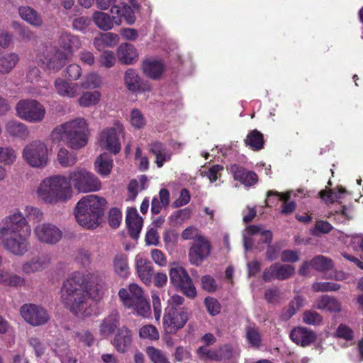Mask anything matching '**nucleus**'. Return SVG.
I'll use <instances>...</instances> for the list:
<instances>
[{
    "label": "nucleus",
    "instance_id": "nucleus-1",
    "mask_svg": "<svg viewBox=\"0 0 363 363\" xmlns=\"http://www.w3.org/2000/svg\"><path fill=\"white\" fill-rule=\"evenodd\" d=\"M106 284L94 273L76 271L67 277L60 291L62 303L75 315L84 318L96 313L94 300L100 301Z\"/></svg>",
    "mask_w": 363,
    "mask_h": 363
},
{
    "label": "nucleus",
    "instance_id": "nucleus-2",
    "mask_svg": "<svg viewBox=\"0 0 363 363\" xmlns=\"http://www.w3.org/2000/svg\"><path fill=\"white\" fill-rule=\"evenodd\" d=\"M41 210L32 206L24 208V214L17 210L0 221V245L16 256H23L29 250L30 227L28 220L40 221Z\"/></svg>",
    "mask_w": 363,
    "mask_h": 363
},
{
    "label": "nucleus",
    "instance_id": "nucleus-3",
    "mask_svg": "<svg viewBox=\"0 0 363 363\" xmlns=\"http://www.w3.org/2000/svg\"><path fill=\"white\" fill-rule=\"evenodd\" d=\"M90 137L89 125L86 119L77 117L56 126L50 133L48 139L53 145L64 143L73 150L84 148Z\"/></svg>",
    "mask_w": 363,
    "mask_h": 363
},
{
    "label": "nucleus",
    "instance_id": "nucleus-4",
    "mask_svg": "<svg viewBox=\"0 0 363 363\" xmlns=\"http://www.w3.org/2000/svg\"><path fill=\"white\" fill-rule=\"evenodd\" d=\"M35 194L41 202L48 205H56L69 200L73 196V190L66 176L56 174L42 179Z\"/></svg>",
    "mask_w": 363,
    "mask_h": 363
},
{
    "label": "nucleus",
    "instance_id": "nucleus-5",
    "mask_svg": "<svg viewBox=\"0 0 363 363\" xmlns=\"http://www.w3.org/2000/svg\"><path fill=\"white\" fill-rule=\"evenodd\" d=\"M105 206L106 200L96 195L83 196L74 208L75 218L79 225L87 229L96 228Z\"/></svg>",
    "mask_w": 363,
    "mask_h": 363
},
{
    "label": "nucleus",
    "instance_id": "nucleus-6",
    "mask_svg": "<svg viewBox=\"0 0 363 363\" xmlns=\"http://www.w3.org/2000/svg\"><path fill=\"white\" fill-rule=\"evenodd\" d=\"M66 177L72 189L78 193L95 192L101 189V182L99 178L82 167H77L68 172Z\"/></svg>",
    "mask_w": 363,
    "mask_h": 363
},
{
    "label": "nucleus",
    "instance_id": "nucleus-7",
    "mask_svg": "<svg viewBox=\"0 0 363 363\" xmlns=\"http://www.w3.org/2000/svg\"><path fill=\"white\" fill-rule=\"evenodd\" d=\"M49 156L48 147L41 140H35L29 143L22 150L23 160L33 168H45L49 163Z\"/></svg>",
    "mask_w": 363,
    "mask_h": 363
},
{
    "label": "nucleus",
    "instance_id": "nucleus-8",
    "mask_svg": "<svg viewBox=\"0 0 363 363\" xmlns=\"http://www.w3.org/2000/svg\"><path fill=\"white\" fill-rule=\"evenodd\" d=\"M124 133V126L120 122H116L113 126L103 129L99 134V147L114 155L118 154L121 149L120 137H123Z\"/></svg>",
    "mask_w": 363,
    "mask_h": 363
},
{
    "label": "nucleus",
    "instance_id": "nucleus-9",
    "mask_svg": "<svg viewBox=\"0 0 363 363\" xmlns=\"http://www.w3.org/2000/svg\"><path fill=\"white\" fill-rule=\"evenodd\" d=\"M130 291L133 295V299L127 297V292L125 290L118 291V296L123 303L128 308L133 309L137 315L149 318L151 314V308L150 303L143 296V291L139 286H132Z\"/></svg>",
    "mask_w": 363,
    "mask_h": 363
},
{
    "label": "nucleus",
    "instance_id": "nucleus-10",
    "mask_svg": "<svg viewBox=\"0 0 363 363\" xmlns=\"http://www.w3.org/2000/svg\"><path fill=\"white\" fill-rule=\"evenodd\" d=\"M40 66L50 72L55 73L61 69L69 59L67 54L55 47H45L38 54Z\"/></svg>",
    "mask_w": 363,
    "mask_h": 363
},
{
    "label": "nucleus",
    "instance_id": "nucleus-11",
    "mask_svg": "<svg viewBox=\"0 0 363 363\" xmlns=\"http://www.w3.org/2000/svg\"><path fill=\"white\" fill-rule=\"evenodd\" d=\"M16 115L30 123L41 122L46 113L43 104L36 100H21L16 106Z\"/></svg>",
    "mask_w": 363,
    "mask_h": 363
},
{
    "label": "nucleus",
    "instance_id": "nucleus-12",
    "mask_svg": "<svg viewBox=\"0 0 363 363\" xmlns=\"http://www.w3.org/2000/svg\"><path fill=\"white\" fill-rule=\"evenodd\" d=\"M189 319L186 309L165 308L163 316V327L167 333L174 334L184 328Z\"/></svg>",
    "mask_w": 363,
    "mask_h": 363
},
{
    "label": "nucleus",
    "instance_id": "nucleus-13",
    "mask_svg": "<svg viewBox=\"0 0 363 363\" xmlns=\"http://www.w3.org/2000/svg\"><path fill=\"white\" fill-rule=\"evenodd\" d=\"M20 313L23 320L33 326L45 325L50 320L48 311L43 307L35 304L23 305Z\"/></svg>",
    "mask_w": 363,
    "mask_h": 363
},
{
    "label": "nucleus",
    "instance_id": "nucleus-14",
    "mask_svg": "<svg viewBox=\"0 0 363 363\" xmlns=\"http://www.w3.org/2000/svg\"><path fill=\"white\" fill-rule=\"evenodd\" d=\"M169 277L171 281L174 285L180 287L181 290L186 296L189 298L196 296V288L192 283L191 279L183 267L179 266L171 267Z\"/></svg>",
    "mask_w": 363,
    "mask_h": 363
},
{
    "label": "nucleus",
    "instance_id": "nucleus-15",
    "mask_svg": "<svg viewBox=\"0 0 363 363\" xmlns=\"http://www.w3.org/2000/svg\"><path fill=\"white\" fill-rule=\"evenodd\" d=\"M196 354L203 360L222 361L238 355V350L235 347L229 345L216 350H210L207 346H201L198 348Z\"/></svg>",
    "mask_w": 363,
    "mask_h": 363
},
{
    "label": "nucleus",
    "instance_id": "nucleus-16",
    "mask_svg": "<svg viewBox=\"0 0 363 363\" xmlns=\"http://www.w3.org/2000/svg\"><path fill=\"white\" fill-rule=\"evenodd\" d=\"M33 233L36 239L42 243L55 245L62 237V232L55 225L50 223H43L35 226Z\"/></svg>",
    "mask_w": 363,
    "mask_h": 363
},
{
    "label": "nucleus",
    "instance_id": "nucleus-17",
    "mask_svg": "<svg viewBox=\"0 0 363 363\" xmlns=\"http://www.w3.org/2000/svg\"><path fill=\"white\" fill-rule=\"evenodd\" d=\"M124 84L127 89L133 93L142 94L152 91L151 83L142 79L138 72L132 68L125 72Z\"/></svg>",
    "mask_w": 363,
    "mask_h": 363
},
{
    "label": "nucleus",
    "instance_id": "nucleus-18",
    "mask_svg": "<svg viewBox=\"0 0 363 363\" xmlns=\"http://www.w3.org/2000/svg\"><path fill=\"white\" fill-rule=\"evenodd\" d=\"M211 250L209 241L203 236H199L189 249L190 262L194 265L201 264L210 255Z\"/></svg>",
    "mask_w": 363,
    "mask_h": 363
},
{
    "label": "nucleus",
    "instance_id": "nucleus-19",
    "mask_svg": "<svg viewBox=\"0 0 363 363\" xmlns=\"http://www.w3.org/2000/svg\"><path fill=\"white\" fill-rule=\"evenodd\" d=\"M242 237L244 247L247 251L252 247L254 240H262L264 243L270 242L272 234L268 230H263L262 226L249 225L243 232Z\"/></svg>",
    "mask_w": 363,
    "mask_h": 363
},
{
    "label": "nucleus",
    "instance_id": "nucleus-20",
    "mask_svg": "<svg viewBox=\"0 0 363 363\" xmlns=\"http://www.w3.org/2000/svg\"><path fill=\"white\" fill-rule=\"evenodd\" d=\"M333 267V263L331 259L323 255H318L309 262H303L299 268L298 273L301 276H308L311 269L317 272H324Z\"/></svg>",
    "mask_w": 363,
    "mask_h": 363
},
{
    "label": "nucleus",
    "instance_id": "nucleus-21",
    "mask_svg": "<svg viewBox=\"0 0 363 363\" xmlns=\"http://www.w3.org/2000/svg\"><path fill=\"white\" fill-rule=\"evenodd\" d=\"M294 273V266L275 263L264 271L263 279L265 281H270L275 279L284 280L290 278Z\"/></svg>",
    "mask_w": 363,
    "mask_h": 363
},
{
    "label": "nucleus",
    "instance_id": "nucleus-22",
    "mask_svg": "<svg viewBox=\"0 0 363 363\" xmlns=\"http://www.w3.org/2000/svg\"><path fill=\"white\" fill-rule=\"evenodd\" d=\"M111 18L114 24L121 26L124 20L128 25H133L135 22L134 11L125 3L113 4L111 8Z\"/></svg>",
    "mask_w": 363,
    "mask_h": 363
},
{
    "label": "nucleus",
    "instance_id": "nucleus-23",
    "mask_svg": "<svg viewBox=\"0 0 363 363\" xmlns=\"http://www.w3.org/2000/svg\"><path fill=\"white\" fill-rule=\"evenodd\" d=\"M141 69L147 77L157 80L162 77L165 70V65L161 60L147 58L143 61Z\"/></svg>",
    "mask_w": 363,
    "mask_h": 363
},
{
    "label": "nucleus",
    "instance_id": "nucleus-24",
    "mask_svg": "<svg viewBox=\"0 0 363 363\" xmlns=\"http://www.w3.org/2000/svg\"><path fill=\"white\" fill-rule=\"evenodd\" d=\"M50 263V259L48 255L39 254L25 262L21 265V272L24 274H30L44 270Z\"/></svg>",
    "mask_w": 363,
    "mask_h": 363
},
{
    "label": "nucleus",
    "instance_id": "nucleus-25",
    "mask_svg": "<svg viewBox=\"0 0 363 363\" xmlns=\"http://www.w3.org/2000/svg\"><path fill=\"white\" fill-rule=\"evenodd\" d=\"M54 86L59 96L68 99H72L78 96L81 91L79 84L68 82L60 77H57L55 80Z\"/></svg>",
    "mask_w": 363,
    "mask_h": 363
},
{
    "label": "nucleus",
    "instance_id": "nucleus-26",
    "mask_svg": "<svg viewBox=\"0 0 363 363\" xmlns=\"http://www.w3.org/2000/svg\"><path fill=\"white\" fill-rule=\"evenodd\" d=\"M135 269L138 277L145 284H150L153 273L152 264L144 256L143 253H139L135 258Z\"/></svg>",
    "mask_w": 363,
    "mask_h": 363
},
{
    "label": "nucleus",
    "instance_id": "nucleus-27",
    "mask_svg": "<svg viewBox=\"0 0 363 363\" xmlns=\"http://www.w3.org/2000/svg\"><path fill=\"white\" fill-rule=\"evenodd\" d=\"M149 150L155 157V162L158 168L162 167L165 162L172 159V152L161 142L154 141L150 143Z\"/></svg>",
    "mask_w": 363,
    "mask_h": 363
},
{
    "label": "nucleus",
    "instance_id": "nucleus-28",
    "mask_svg": "<svg viewBox=\"0 0 363 363\" xmlns=\"http://www.w3.org/2000/svg\"><path fill=\"white\" fill-rule=\"evenodd\" d=\"M58 45L59 49L69 57L81 48L82 43L78 37L70 33H62L59 36Z\"/></svg>",
    "mask_w": 363,
    "mask_h": 363
},
{
    "label": "nucleus",
    "instance_id": "nucleus-29",
    "mask_svg": "<svg viewBox=\"0 0 363 363\" xmlns=\"http://www.w3.org/2000/svg\"><path fill=\"white\" fill-rule=\"evenodd\" d=\"M116 54L119 62L125 65L135 64L139 57L136 48L128 43H121L117 48Z\"/></svg>",
    "mask_w": 363,
    "mask_h": 363
},
{
    "label": "nucleus",
    "instance_id": "nucleus-30",
    "mask_svg": "<svg viewBox=\"0 0 363 363\" xmlns=\"http://www.w3.org/2000/svg\"><path fill=\"white\" fill-rule=\"evenodd\" d=\"M131 331L125 326L120 328L111 340L112 345L120 352H125L132 344Z\"/></svg>",
    "mask_w": 363,
    "mask_h": 363
},
{
    "label": "nucleus",
    "instance_id": "nucleus-31",
    "mask_svg": "<svg viewBox=\"0 0 363 363\" xmlns=\"http://www.w3.org/2000/svg\"><path fill=\"white\" fill-rule=\"evenodd\" d=\"M125 221L130 236L133 239H138L143 227V220L139 216L136 208H130L127 210Z\"/></svg>",
    "mask_w": 363,
    "mask_h": 363
},
{
    "label": "nucleus",
    "instance_id": "nucleus-32",
    "mask_svg": "<svg viewBox=\"0 0 363 363\" xmlns=\"http://www.w3.org/2000/svg\"><path fill=\"white\" fill-rule=\"evenodd\" d=\"M290 337L294 342L303 347L311 345L316 339L315 333L304 327H298L292 330Z\"/></svg>",
    "mask_w": 363,
    "mask_h": 363
},
{
    "label": "nucleus",
    "instance_id": "nucleus-33",
    "mask_svg": "<svg viewBox=\"0 0 363 363\" xmlns=\"http://www.w3.org/2000/svg\"><path fill=\"white\" fill-rule=\"evenodd\" d=\"M230 172L235 180L239 181L246 186H251L257 182V175L242 167L233 164L230 167Z\"/></svg>",
    "mask_w": 363,
    "mask_h": 363
},
{
    "label": "nucleus",
    "instance_id": "nucleus-34",
    "mask_svg": "<svg viewBox=\"0 0 363 363\" xmlns=\"http://www.w3.org/2000/svg\"><path fill=\"white\" fill-rule=\"evenodd\" d=\"M303 194V190L298 189L296 191H289L286 193H279L278 191H269L267 192V196H270L272 195H275L280 197V199L284 201L282 208L281 210V213L282 214H289L292 213L296 208V203L294 201H289V199L292 196H298V194Z\"/></svg>",
    "mask_w": 363,
    "mask_h": 363
},
{
    "label": "nucleus",
    "instance_id": "nucleus-35",
    "mask_svg": "<svg viewBox=\"0 0 363 363\" xmlns=\"http://www.w3.org/2000/svg\"><path fill=\"white\" fill-rule=\"evenodd\" d=\"M120 40V37L114 33H100L94 39V46L99 51L104 50L106 48H113Z\"/></svg>",
    "mask_w": 363,
    "mask_h": 363
},
{
    "label": "nucleus",
    "instance_id": "nucleus-36",
    "mask_svg": "<svg viewBox=\"0 0 363 363\" xmlns=\"http://www.w3.org/2000/svg\"><path fill=\"white\" fill-rule=\"evenodd\" d=\"M118 325L119 314L117 311H113L100 324V335L103 338H106L113 333Z\"/></svg>",
    "mask_w": 363,
    "mask_h": 363
},
{
    "label": "nucleus",
    "instance_id": "nucleus-37",
    "mask_svg": "<svg viewBox=\"0 0 363 363\" xmlns=\"http://www.w3.org/2000/svg\"><path fill=\"white\" fill-rule=\"evenodd\" d=\"M20 17L28 24L35 28H40L43 24L40 15L32 7L22 6L18 8Z\"/></svg>",
    "mask_w": 363,
    "mask_h": 363
},
{
    "label": "nucleus",
    "instance_id": "nucleus-38",
    "mask_svg": "<svg viewBox=\"0 0 363 363\" xmlns=\"http://www.w3.org/2000/svg\"><path fill=\"white\" fill-rule=\"evenodd\" d=\"M315 307L330 313H338L342 308L341 303L337 298L328 295L319 297L315 302Z\"/></svg>",
    "mask_w": 363,
    "mask_h": 363
},
{
    "label": "nucleus",
    "instance_id": "nucleus-39",
    "mask_svg": "<svg viewBox=\"0 0 363 363\" xmlns=\"http://www.w3.org/2000/svg\"><path fill=\"white\" fill-rule=\"evenodd\" d=\"M5 133L9 136L26 139L29 135L28 126L16 121H9L5 125Z\"/></svg>",
    "mask_w": 363,
    "mask_h": 363
},
{
    "label": "nucleus",
    "instance_id": "nucleus-40",
    "mask_svg": "<svg viewBox=\"0 0 363 363\" xmlns=\"http://www.w3.org/2000/svg\"><path fill=\"white\" fill-rule=\"evenodd\" d=\"M113 165L112 157L106 152L101 154L96 157L94 162L96 172L103 177L110 174Z\"/></svg>",
    "mask_w": 363,
    "mask_h": 363
},
{
    "label": "nucleus",
    "instance_id": "nucleus-41",
    "mask_svg": "<svg viewBox=\"0 0 363 363\" xmlns=\"http://www.w3.org/2000/svg\"><path fill=\"white\" fill-rule=\"evenodd\" d=\"M0 284L13 287L24 286L26 284V280L20 275L0 269Z\"/></svg>",
    "mask_w": 363,
    "mask_h": 363
},
{
    "label": "nucleus",
    "instance_id": "nucleus-42",
    "mask_svg": "<svg viewBox=\"0 0 363 363\" xmlns=\"http://www.w3.org/2000/svg\"><path fill=\"white\" fill-rule=\"evenodd\" d=\"M114 272L120 277L126 278L130 274L128 257L124 254L116 255L113 260Z\"/></svg>",
    "mask_w": 363,
    "mask_h": 363
},
{
    "label": "nucleus",
    "instance_id": "nucleus-43",
    "mask_svg": "<svg viewBox=\"0 0 363 363\" xmlns=\"http://www.w3.org/2000/svg\"><path fill=\"white\" fill-rule=\"evenodd\" d=\"M92 20L94 24L101 30L107 31L111 30L114 23L111 16L105 12L96 11L92 14Z\"/></svg>",
    "mask_w": 363,
    "mask_h": 363
},
{
    "label": "nucleus",
    "instance_id": "nucleus-44",
    "mask_svg": "<svg viewBox=\"0 0 363 363\" xmlns=\"http://www.w3.org/2000/svg\"><path fill=\"white\" fill-rule=\"evenodd\" d=\"M57 160L62 167H71L77 163V156L74 152L61 147L57 153Z\"/></svg>",
    "mask_w": 363,
    "mask_h": 363
},
{
    "label": "nucleus",
    "instance_id": "nucleus-45",
    "mask_svg": "<svg viewBox=\"0 0 363 363\" xmlns=\"http://www.w3.org/2000/svg\"><path fill=\"white\" fill-rule=\"evenodd\" d=\"M19 61V56L15 52H10L0 56V74L10 73Z\"/></svg>",
    "mask_w": 363,
    "mask_h": 363
},
{
    "label": "nucleus",
    "instance_id": "nucleus-46",
    "mask_svg": "<svg viewBox=\"0 0 363 363\" xmlns=\"http://www.w3.org/2000/svg\"><path fill=\"white\" fill-rule=\"evenodd\" d=\"M101 98V94L99 91H88L79 97L78 104L83 108L94 106L100 101Z\"/></svg>",
    "mask_w": 363,
    "mask_h": 363
},
{
    "label": "nucleus",
    "instance_id": "nucleus-47",
    "mask_svg": "<svg viewBox=\"0 0 363 363\" xmlns=\"http://www.w3.org/2000/svg\"><path fill=\"white\" fill-rule=\"evenodd\" d=\"M347 195V191L342 189H333L329 191H322L320 192V198L327 203H332L334 202L340 203Z\"/></svg>",
    "mask_w": 363,
    "mask_h": 363
},
{
    "label": "nucleus",
    "instance_id": "nucleus-48",
    "mask_svg": "<svg viewBox=\"0 0 363 363\" xmlns=\"http://www.w3.org/2000/svg\"><path fill=\"white\" fill-rule=\"evenodd\" d=\"M245 143L253 150H259L264 147L263 135L257 130H253L247 135Z\"/></svg>",
    "mask_w": 363,
    "mask_h": 363
},
{
    "label": "nucleus",
    "instance_id": "nucleus-49",
    "mask_svg": "<svg viewBox=\"0 0 363 363\" xmlns=\"http://www.w3.org/2000/svg\"><path fill=\"white\" fill-rule=\"evenodd\" d=\"M245 337L247 343L252 347L259 348L262 345V335L257 328L248 326L245 330Z\"/></svg>",
    "mask_w": 363,
    "mask_h": 363
},
{
    "label": "nucleus",
    "instance_id": "nucleus-50",
    "mask_svg": "<svg viewBox=\"0 0 363 363\" xmlns=\"http://www.w3.org/2000/svg\"><path fill=\"white\" fill-rule=\"evenodd\" d=\"M102 84V80L99 74L95 72H91L84 77V80L80 84L84 89H97Z\"/></svg>",
    "mask_w": 363,
    "mask_h": 363
},
{
    "label": "nucleus",
    "instance_id": "nucleus-51",
    "mask_svg": "<svg viewBox=\"0 0 363 363\" xmlns=\"http://www.w3.org/2000/svg\"><path fill=\"white\" fill-rule=\"evenodd\" d=\"M305 304V299L301 296H296L289 303L288 310L283 314L284 319H289L294 315Z\"/></svg>",
    "mask_w": 363,
    "mask_h": 363
},
{
    "label": "nucleus",
    "instance_id": "nucleus-52",
    "mask_svg": "<svg viewBox=\"0 0 363 363\" xmlns=\"http://www.w3.org/2000/svg\"><path fill=\"white\" fill-rule=\"evenodd\" d=\"M146 353L153 363H169L163 352L155 347H147Z\"/></svg>",
    "mask_w": 363,
    "mask_h": 363
},
{
    "label": "nucleus",
    "instance_id": "nucleus-53",
    "mask_svg": "<svg viewBox=\"0 0 363 363\" xmlns=\"http://www.w3.org/2000/svg\"><path fill=\"white\" fill-rule=\"evenodd\" d=\"M129 121L135 129H142L146 125V119L142 112L137 108L133 109L130 114Z\"/></svg>",
    "mask_w": 363,
    "mask_h": 363
},
{
    "label": "nucleus",
    "instance_id": "nucleus-54",
    "mask_svg": "<svg viewBox=\"0 0 363 363\" xmlns=\"http://www.w3.org/2000/svg\"><path fill=\"white\" fill-rule=\"evenodd\" d=\"M323 321V317L317 311L306 310L303 313V322L307 325H318Z\"/></svg>",
    "mask_w": 363,
    "mask_h": 363
},
{
    "label": "nucleus",
    "instance_id": "nucleus-55",
    "mask_svg": "<svg viewBox=\"0 0 363 363\" xmlns=\"http://www.w3.org/2000/svg\"><path fill=\"white\" fill-rule=\"evenodd\" d=\"M16 160V152L11 147H0V162L6 165L12 164Z\"/></svg>",
    "mask_w": 363,
    "mask_h": 363
},
{
    "label": "nucleus",
    "instance_id": "nucleus-56",
    "mask_svg": "<svg viewBox=\"0 0 363 363\" xmlns=\"http://www.w3.org/2000/svg\"><path fill=\"white\" fill-rule=\"evenodd\" d=\"M139 335L141 338L157 340L160 337L157 328L152 325H145L139 330Z\"/></svg>",
    "mask_w": 363,
    "mask_h": 363
},
{
    "label": "nucleus",
    "instance_id": "nucleus-57",
    "mask_svg": "<svg viewBox=\"0 0 363 363\" xmlns=\"http://www.w3.org/2000/svg\"><path fill=\"white\" fill-rule=\"evenodd\" d=\"M311 288L315 292L336 291L340 289V285L334 282H315Z\"/></svg>",
    "mask_w": 363,
    "mask_h": 363
},
{
    "label": "nucleus",
    "instance_id": "nucleus-58",
    "mask_svg": "<svg viewBox=\"0 0 363 363\" xmlns=\"http://www.w3.org/2000/svg\"><path fill=\"white\" fill-rule=\"evenodd\" d=\"M99 62L102 67L106 68L113 67L116 62L115 53L111 50H104L99 57Z\"/></svg>",
    "mask_w": 363,
    "mask_h": 363
},
{
    "label": "nucleus",
    "instance_id": "nucleus-59",
    "mask_svg": "<svg viewBox=\"0 0 363 363\" xmlns=\"http://www.w3.org/2000/svg\"><path fill=\"white\" fill-rule=\"evenodd\" d=\"M62 349H54V352L60 357L62 363H76L77 360L73 357L66 344H62Z\"/></svg>",
    "mask_w": 363,
    "mask_h": 363
},
{
    "label": "nucleus",
    "instance_id": "nucleus-60",
    "mask_svg": "<svg viewBox=\"0 0 363 363\" xmlns=\"http://www.w3.org/2000/svg\"><path fill=\"white\" fill-rule=\"evenodd\" d=\"M351 211L349 208L346 206H342V209L340 211H336L335 213H330L328 216V218H331L333 216H334L333 219L336 220L339 223H344L347 220L351 218Z\"/></svg>",
    "mask_w": 363,
    "mask_h": 363
},
{
    "label": "nucleus",
    "instance_id": "nucleus-61",
    "mask_svg": "<svg viewBox=\"0 0 363 363\" xmlns=\"http://www.w3.org/2000/svg\"><path fill=\"white\" fill-rule=\"evenodd\" d=\"M28 344L33 347L37 357H42L45 352V346L37 337H30L28 339Z\"/></svg>",
    "mask_w": 363,
    "mask_h": 363
},
{
    "label": "nucleus",
    "instance_id": "nucleus-62",
    "mask_svg": "<svg viewBox=\"0 0 363 363\" xmlns=\"http://www.w3.org/2000/svg\"><path fill=\"white\" fill-rule=\"evenodd\" d=\"M205 305L208 312L213 316L218 315L220 311L219 302L212 297L206 298Z\"/></svg>",
    "mask_w": 363,
    "mask_h": 363
},
{
    "label": "nucleus",
    "instance_id": "nucleus-63",
    "mask_svg": "<svg viewBox=\"0 0 363 363\" xmlns=\"http://www.w3.org/2000/svg\"><path fill=\"white\" fill-rule=\"evenodd\" d=\"M66 77L72 80H77L82 75V67L77 64H71L65 69Z\"/></svg>",
    "mask_w": 363,
    "mask_h": 363
},
{
    "label": "nucleus",
    "instance_id": "nucleus-64",
    "mask_svg": "<svg viewBox=\"0 0 363 363\" xmlns=\"http://www.w3.org/2000/svg\"><path fill=\"white\" fill-rule=\"evenodd\" d=\"M150 256L153 262L160 267H165L167 260L165 255L159 249H153L150 252Z\"/></svg>",
    "mask_w": 363,
    "mask_h": 363
}]
</instances>
